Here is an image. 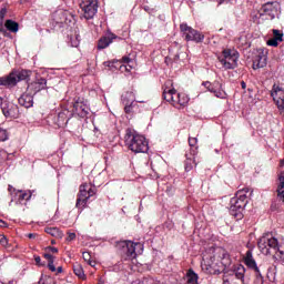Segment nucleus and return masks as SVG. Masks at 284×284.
<instances>
[{
    "instance_id": "680f3d73",
    "label": "nucleus",
    "mask_w": 284,
    "mask_h": 284,
    "mask_svg": "<svg viewBox=\"0 0 284 284\" xmlns=\"http://www.w3.org/2000/svg\"><path fill=\"white\" fill-rule=\"evenodd\" d=\"M57 274H61V272H63V267L59 266L58 268H55Z\"/></svg>"
},
{
    "instance_id": "c9c22d12",
    "label": "nucleus",
    "mask_w": 284,
    "mask_h": 284,
    "mask_svg": "<svg viewBox=\"0 0 284 284\" xmlns=\"http://www.w3.org/2000/svg\"><path fill=\"white\" fill-rule=\"evenodd\" d=\"M9 136L10 135L8 134V131L6 129L0 128V143L8 141Z\"/></svg>"
},
{
    "instance_id": "2eb2a0df",
    "label": "nucleus",
    "mask_w": 284,
    "mask_h": 284,
    "mask_svg": "<svg viewBox=\"0 0 284 284\" xmlns=\"http://www.w3.org/2000/svg\"><path fill=\"white\" fill-rule=\"evenodd\" d=\"M17 78L14 75V71H11L8 75L0 78V88H7L11 90V88H16Z\"/></svg>"
},
{
    "instance_id": "6e6d98bb",
    "label": "nucleus",
    "mask_w": 284,
    "mask_h": 284,
    "mask_svg": "<svg viewBox=\"0 0 284 284\" xmlns=\"http://www.w3.org/2000/svg\"><path fill=\"white\" fill-rule=\"evenodd\" d=\"M0 227H8V222L0 220Z\"/></svg>"
},
{
    "instance_id": "a211bd4d",
    "label": "nucleus",
    "mask_w": 284,
    "mask_h": 284,
    "mask_svg": "<svg viewBox=\"0 0 284 284\" xmlns=\"http://www.w3.org/2000/svg\"><path fill=\"white\" fill-rule=\"evenodd\" d=\"M13 74L16 77L17 83H19V81H26L28 83L30 81V78L32 77V70H13Z\"/></svg>"
},
{
    "instance_id": "c03bdc74",
    "label": "nucleus",
    "mask_w": 284,
    "mask_h": 284,
    "mask_svg": "<svg viewBox=\"0 0 284 284\" xmlns=\"http://www.w3.org/2000/svg\"><path fill=\"white\" fill-rule=\"evenodd\" d=\"M275 254L284 263V251L280 248Z\"/></svg>"
},
{
    "instance_id": "79ce46f5",
    "label": "nucleus",
    "mask_w": 284,
    "mask_h": 284,
    "mask_svg": "<svg viewBox=\"0 0 284 284\" xmlns=\"http://www.w3.org/2000/svg\"><path fill=\"white\" fill-rule=\"evenodd\" d=\"M45 252H48L49 254H50V252H51V254H57L59 252V248H57L54 246H48L45 248Z\"/></svg>"
},
{
    "instance_id": "6e6552de",
    "label": "nucleus",
    "mask_w": 284,
    "mask_h": 284,
    "mask_svg": "<svg viewBox=\"0 0 284 284\" xmlns=\"http://www.w3.org/2000/svg\"><path fill=\"white\" fill-rule=\"evenodd\" d=\"M180 31L182 32V36L184 37L185 41H193L194 43H203V40L205 39V36L202 32L187 26V23H181Z\"/></svg>"
},
{
    "instance_id": "4c0bfd02",
    "label": "nucleus",
    "mask_w": 284,
    "mask_h": 284,
    "mask_svg": "<svg viewBox=\"0 0 284 284\" xmlns=\"http://www.w3.org/2000/svg\"><path fill=\"white\" fill-rule=\"evenodd\" d=\"M7 14H8V6L2 4L0 9V21H4Z\"/></svg>"
},
{
    "instance_id": "49530a36",
    "label": "nucleus",
    "mask_w": 284,
    "mask_h": 284,
    "mask_svg": "<svg viewBox=\"0 0 284 284\" xmlns=\"http://www.w3.org/2000/svg\"><path fill=\"white\" fill-rule=\"evenodd\" d=\"M74 239H77V233L69 232L67 236V241H74Z\"/></svg>"
},
{
    "instance_id": "f704fd0d",
    "label": "nucleus",
    "mask_w": 284,
    "mask_h": 284,
    "mask_svg": "<svg viewBox=\"0 0 284 284\" xmlns=\"http://www.w3.org/2000/svg\"><path fill=\"white\" fill-rule=\"evenodd\" d=\"M272 32H273V39H275L280 42H283V32H281V30L273 29Z\"/></svg>"
},
{
    "instance_id": "4be33fe9",
    "label": "nucleus",
    "mask_w": 284,
    "mask_h": 284,
    "mask_svg": "<svg viewBox=\"0 0 284 284\" xmlns=\"http://www.w3.org/2000/svg\"><path fill=\"white\" fill-rule=\"evenodd\" d=\"M162 97L164 101H168L169 103H172V105H174V101L176 99V90L164 88Z\"/></svg>"
},
{
    "instance_id": "1a4fd4ad",
    "label": "nucleus",
    "mask_w": 284,
    "mask_h": 284,
    "mask_svg": "<svg viewBox=\"0 0 284 284\" xmlns=\"http://www.w3.org/2000/svg\"><path fill=\"white\" fill-rule=\"evenodd\" d=\"M80 10L82 11V17L90 21L94 19V14L99 12V2L97 0H79Z\"/></svg>"
},
{
    "instance_id": "e433bc0d",
    "label": "nucleus",
    "mask_w": 284,
    "mask_h": 284,
    "mask_svg": "<svg viewBox=\"0 0 284 284\" xmlns=\"http://www.w3.org/2000/svg\"><path fill=\"white\" fill-rule=\"evenodd\" d=\"M47 234H50L51 236H59V229L58 227H47L44 230Z\"/></svg>"
},
{
    "instance_id": "864d4df0",
    "label": "nucleus",
    "mask_w": 284,
    "mask_h": 284,
    "mask_svg": "<svg viewBox=\"0 0 284 284\" xmlns=\"http://www.w3.org/2000/svg\"><path fill=\"white\" fill-rule=\"evenodd\" d=\"M130 61H132V59H130V57L122 58V63H130Z\"/></svg>"
},
{
    "instance_id": "7ed1b4c3",
    "label": "nucleus",
    "mask_w": 284,
    "mask_h": 284,
    "mask_svg": "<svg viewBox=\"0 0 284 284\" xmlns=\"http://www.w3.org/2000/svg\"><path fill=\"white\" fill-rule=\"evenodd\" d=\"M230 214L234 216L236 221H241L243 219V210H245V205H247V195L243 193V191H239L234 197L230 201Z\"/></svg>"
},
{
    "instance_id": "a19ab883",
    "label": "nucleus",
    "mask_w": 284,
    "mask_h": 284,
    "mask_svg": "<svg viewBox=\"0 0 284 284\" xmlns=\"http://www.w3.org/2000/svg\"><path fill=\"white\" fill-rule=\"evenodd\" d=\"M114 63H116V61L112 60V61H105L103 62L104 68H109V70H112V68H114Z\"/></svg>"
},
{
    "instance_id": "412c9836",
    "label": "nucleus",
    "mask_w": 284,
    "mask_h": 284,
    "mask_svg": "<svg viewBox=\"0 0 284 284\" xmlns=\"http://www.w3.org/2000/svg\"><path fill=\"white\" fill-rule=\"evenodd\" d=\"M244 263L248 270H256L257 271V265H256V260H254V255L252 253V250L246 251L245 256H244Z\"/></svg>"
},
{
    "instance_id": "a18cd8bd",
    "label": "nucleus",
    "mask_w": 284,
    "mask_h": 284,
    "mask_svg": "<svg viewBox=\"0 0 284 284\" xmlns=\"http://www.w3.org/2000/svg\"><path fill=\"white\" fill-rule=\"evenodd\" d=\"M43 256H44V258L48 260V263L54 262V256H52V254H50L49 252L44 253Z\"/></svg>"
},
{
    "instance_id": "6ab92c4d",
    "label": "nucleus",
    "mask_w": 284,
    "mask_h": 284,
    "mask_svg": "<svg viewBox=\"0 0 284 284\" xmlns=\"http://www.w3.org/2000/svg\"><path fill=\"white\" fill-rule=\"evenodd\" d=\"M74 116L72 111L68 109H62L61 112L58 113V125H68L70 119Z\"/></svg>"
},
{
    "instance_id": "dca6fc26",
    "label": "nucleus",
    "mask_w": 284,
    "mask_h": 284,
    "mask_svg": "<svg viewBox=\"0 0 284 284\" xmlns=\"http://www.w3.org/2000/svg\"><path fill=\"white\" fill-rule=\"evenodd\" d=\"M18 103L22 108H32L34 105V95L27 91L20 95Z\"/></svg>"
},
{
    "instance_id": "bf43d9fd",
    "label": "nucleus",
    "mask_w": 284,
    "mask_h": 284,
    "mask_svg": "<svg viewBox=\"0 0 284 284\" xmlns=\"http://www.w3.org/2000/svg\"><path fill=\"white\" fill-rule=\"evenodd\" d=\"M28 239H37V234H34V233H29V234H28Z\"/></svg>"
},
{
    "instance_id": "393cba45",
    "label": "nucleus",
    "mask_w": 284,
    "mask_h": 284,
    "mask_svg": "<svg viewBox=\"0 0 284 284\" xmlns=\"http://www.w3.org/2000/svg\"><path fill=\"white\" fill-rule=\"evenodd\" d=\"M187 103H190V98L185 93H175L173 105L185 106Z\"/></svg>"
},
{
    "instance_id": "20e7f679",
    "label": "nucleus",
    "mask_w": 284,
    "mask_h": 284,
    "mask_svg": "<svg viewBox=\"0 0 284 284\" xmlns=\"http://www.w3.org/2000/svg\"><path fill=\"white\" fill-rule=\"evenodd\" d=\"M257 247L262 254H265L266 256L270 254H276L280 250L278 240L267 233L258 240Z\"/></svg>"
},
{
    "instance_id": "c756f323",
    "label": "nucleus",
    "mask_w": 284,
    "mask_h": 284,
    "mask_svg": "<svg viewBox=\"0 0 284 284\" xmlns=\"http://www.w3.org/2000/svg\"><path fill=\"white\" fill-rule=\"evenodd\" d=\"M202 85H204V88H206V90L209 92H212L215 97H221V91L216 90L214 88V84H212L210 81H206V82H202Z\"/></svg>"
},
{
    "instance_id": "f257e3e1",
    "label": "nucleus",
    "mask_w": 284,
    "mask_h": 284,
    "mask_svg": "<svg viewBox=\"0 0 284 284\" xmlns=\"http://www.w3.org/2000/svg\"><path fill=\"white\" fill-rule=\"evenodd\" d=\"M116 252L123 263L134 261L139 254L143 253V244L132 241H120L115 244ZM139 248L138 253L136 250Z\"/></svg>"
},
{
    "instance_id": "0e129e2a",
    "label": "nucleus",
    "mask_w": 284,
    "mask_h": 284,
    "mask_svg": "<svg viewBox=\"0 0 284 284\" xmlns=\"http://www.w3.org/2000/svg\"><path fill=\"white\" fill-rule=\"evenodd\" d=\"M169 85H170V81L169 82H166Z\"/></svg>"
},
{
    "instance_id": "0eeeda50",
    "label": "nucleus",
    "mask_w": 284,
    "mask_h": 284,
    "mask_svg": "<svg viewBox=\"0 0 284 284\" xmlns=\"http://www.w3.org/2000/svg\"><path fill=\"white\" fill-rule=\"evenodd\" d=\"M281 14V3L273 1L264 3L260 9V17L274 21Z\"/></svg>"
},
{
    "instance_id": "37998d69",
    "label": "nucleus",
    "mask_w": 284,
    "mask_h": 284,
    "mask_svg": "<svg viewBox=\"0 0 284 284\" xmlns=\"http://www.w3.org/2000/svg\"><path fill=\"white\" fill-rule=\"evenodd\" d=\"M0 244H2L3 247L8 245V237H6V235H0Z\"/></svg>"
},
{
    "instance_id": "7c9ffc66",
    "label": "nucleus",
    "mask_w": 284,
    "mask_h": 284,
    "mask_svg": "<svg viewBox=\"0 0 284 284\" xmlns=\"http://www.w3.org/2000/svg\"><path fill=\"white\" fill-rule=\"evenodd\" d=\"M16 194H18V201L21 203V201H30L32 199V193L29 192H23V191H18Z\"/></svg>"
},
{
    "instance_id": "9b49d317",
    "label": "nucleus",
    "mask_w": 284,
    "mask_h": 284,
    "mask_svg": "<svg viewBox=\"0 0 284 284\" xmlns=\"http://www.w3.org/2000/svg\"><path fill=\"white\" fill-rule=\"evenodd\" d=\"M2 114L6 119H19V105L14 104V102L6 101L2 104Z\"/></svg>"
},
{
    "instance_id": "3c124183",
    "label": "nucleus",
    "mask_w": 284,
    "mask_h": 284,
    "mask_svg": "<svg viewBox=\"0 0 284 284\" xmlns=\"http://www.w3.org/2000/svg\"><path fill=\"white\" fill-rule=\"evenodd\" d=\"M217 6H223V3H230L232 0H215Z\"/></svg>"
},
{
    "instance_id": "e2e57ef3",
    "label": "nucleus",
    "mask_w": 284,
    "mask_h": 284,
    "mask_svg": "<svg viewBox=\"0 0 284 284\" xmlns=\"http://www.w3.org/2000/svg\"><path fill=\"white\" fill-rule=\"evenodd\" d=\"M179 59H180V55L175 54L174 58H173V61H179Z\"/></svg>"
},
{
    "instance_id": "ea45409f",
    "label": "nucleus",
    "mask_w": 284,
    "mask_h": 284,
    "mask_svg": "<svg viewBox=\"0 0 284 284\" xmlns=\"http://www.w3.org/2000/svg\"><path fill=\"white\" fill-rule=\"evenodd\" d=\"M267 45H271L272 48H278V40L272 38L267 40Z\"/></svg>"
},
{
    "instance_id": "de8ad7c7",
    "label": "nucleus",
    "mask_w": 284,
    "mask_h": 284,
    "mask_svg": "<svg viewBox=\"0 0 284 284\" xmlns=\"http://www.w3.org/2000/svg\"><path fill=\"white\" fill-rule=\"evenodd\" d=\"M48 267H49L50 272H57V266H54V262H49Z\"/></svg>"
},
{
    "instance_id": "bb28decb",
    "label": "nucleus",
    "mask_w": 284,
    "mask_h": 284,
    "mask_svg": "<svg viewBox=\"0 0 284 284\" xmlns=\"http://www.w3.org/2000/svg\"><path fill=\"white\" fill-rule=\"evenodd\" d=\"M4 28L9 30V32H13V33L19 32V23L11 19L6 20Z\"/></svg>"
},
{
    "instance_id": "f8f14e48",
    "label": "nucleus",
    "mask_w": 284,
    "mask_h": 284,
    "mask_svg": "<svg viewBox=\"0 0 284 284\" xmlns=\"http://www.w3.org/2000/svg\"><path fill=\"white\" fill-rule=\"evenodd\" d=\"M202 270L206 274H211V275L221 274L222 270H221V266H219V261H216V255L211 256L210 261L202 264Z\"/></svg>"
},
{
    "instance_id": "5fc2aeb1",
    "label": "nucleus",
    "mask_w": 284,
    "mask_h": 284,
    "mask_svg": "<svg viewBox=\"0 0 284 284\" xmlns=\"http://www.w3.org/2000/svg\"><path fill=\"white\" fill-rule=\"evenodd\" d=\"M8 192H10V194H12V192H17V189H13V186L9 184Z\"/></svg>"
},
{
    "instance_id": "c85d7f7f",
    "label": "nucleus",
    "mask_w": 284,
    "mask_h": 284,
    "mask_svg": "<svg viewBox=\"0 0 284 284\" xmlns=\"http://www.w3.org/2000/svg\"><path fill=\"white\" fill-rule=\"evenodd\" d=\"M194 165H196V160H194V158H190V155L186 154V160L184 162L185 172H192Z\"/></svg>"
},
{
    "instance_id": "4d7b16f0",
    "label": "nucleus",
    "mask_w": 284,
    "mask_h": 284,
    "mask_svg": "<svg viewBox=\"0 0 284 284\" xmlns=\"http://www.w3.org/2000/svg\"><path fill=\"white\" fill-rule=\"evenodd\" d=\"M34 261H36L37 265H41V257L40 256H36Z\"/></svg>"
},
{
    "instance_id": "cd10ccee",
    "label": "nucleus",
    "mask_w": 284,
    "mask_h": 284,
    "mask_svg": "<svg viewBox=\"0 0 284 284\" xmlns=\"http://www.w3.org/2000/svg\"><path fill=\"white\" fill-rule=\"evenodd\" d=\"M73 273L75 274V276H78V278H80V281H85V272L83 271V266H81V264H73Z\"/></svg>"
},
{
    "instance_id": "58836bf2",
    "label": "nucleus",
    "mask_w": 284,
    "mask_h": 284,
    "mask_svg": "<svg viewBox=\"0 0 284 284\" xmlns=\"http://www.w3.org/2000/svg\"><path fill=\"white\" fill-rule=\"evenodd\" d=\"M94 194H97V187L92 186L91 184H88V195H89V199L91 196H94Z\"/></svg>"
},
{
    "instance_id": "603ef678",
    "label": "nucleus",
    "mask_w": 284,
    "mask_h": 284,
    "mask_svg": "<svg viewBox=\"0 0 284 284\" xmlns=\"http://www.w3.org/2000/svg\"><path fill=\"white\" fill-rule=\"evenodd\" d=\"M264 277H255V284H263Z\"/></svg>"
},
{
    "instance_id": "4468645a",
    "label": "nucleus",
    "mask_w": 284,
    "mask_h": 284,
    "mask_svg": "<svg viewBox=\"0 0 284 284\" xmlns=\"http://www.w3.org/2000/svg\"><path fill=\"white\" fill-rule=\"evenodd\" d=\"M45 88H48V80L40 78L37 81L28 83L27 92L34 97V94H38L41 90H45Z\"/></svg>"
},
{
    "instance_id": "052dcab7",
    "label": "nucleus",
    "mask_w": 284,
    "mask_h": 284,
    "mask_svg": "<svg viewBox=\"0 0 284 284\" xmlns=\"http://www.w3.org/2000/svg\"><path fill=\"white\" fill-rule=\"evenodd\" d=\"M241 88H242V90H245V88H247V84L245 83V81L241 82Z\"/></svg>"
},
{
    "instance_id": "39448f33",
    "label": "nucleus",
    "mask_w": 284,
    "mask_h": 284,
    "mask_svg": "<svg viewBox=\"0 0 284 284\" xmlns=\"http://www.w3.org/2000/svg\"><path fill=\"white\" fill-rule=\"evenodd\" d=\"M217 60L224 70H235L239 68V52L232 51L231 49H224Z\"/></svg>"
},
{
    "instance_id": "72a5a7b5",
    "label": "nucleus",
    "mask_w": 284,
    "mask_h": 284,
    "mask_svg": "<svg viewBox=\"0 0 284 284\" xmlns=\"http://www.w3.org/2000/svg\"><path fill=\"white\" fill-rule=\"evenodd\" d=\"M90 197H79L77 199L75 207H85L88 205Z\"/></svg>"
},
{
    "instance_id": "b1692460",
    "label": "nucleus",
    "mask_w": 284,
    "mask_h": 284,
    "mask_svg": "<svg viewBox=\"0 0 284 284\" xmlns=\"http://www.w3.org/2000/svg\"><path fill=\"white\" fill-rule=\"evenodd\" d=\"M190 156L199 154V139L189 136Z\"/></svg>"
},
{
    "instance_id": "aec40b11",
    "label": "nucleus",
    "mask_w": 284,
    "mask_h": 284,
    "mask_svg": "<svg viewBox=\"0 0 284 284\" xmlns=\"http://www.w3.org/2000/svg\"><path fill=\"white\" fill-rule=\"evenodd\" d=\"M114 39H119V36L109 33L108 36L102 37L98 42V50H105V48H108V45H110Z\"/></svg>"
},
{
    "instance_id": "5701e85b",
    "label": "nucleus",
    "mask_w": 284,
    "mask_h": 284,
    "mask_svg": "<svg viewBox=\"0 0 284 284\" xmlns=\"http://www.w3.org/2000/svg\"><path fill=\"white\" fill-rule=\"evenodd\" d=\"M278 185L276 189V196H277V201H281L282 203H284V173H282L278 178Z\"/></svg>"
},
{
    "instance_id": "f3484780",
    "label": "nucleus",
    "mask_w": 284,
    "mask_h": 284,
    "mask_svg": "<svg viewBox=\"0 0 284 284\" xmlns=\"http://www.w3.org/2000/svg\"><path fill=\"white\" fill-rule=\"evenodd\" d=\"M122 103L124 105L125 114H132V109L134 105V95L132 92H126L122 95Z\"/></svg>"
},
{
    "instance_id": "09e8293b",
    "label": "nucleus",
    "mask_w": 284,
    "mask_h": 284,
    "mask_svg": "<svg viewBox=\"0 0 284 284\" xmlns=\"http://www.w3.org/2000/svg\"><path fill=\"white\" fill-rule=\"evenodd\" d=\"M0 32L2 34H7L8 33V31L6 30V27H3V20H0Z\"/></svg>"
},
{
    "instance_id": "f03ea898",
    "label": "nucleus",
    "mask_w": 284,
    "mask_h": 284,
    "mask_svg": "<svg viewBox=\"0 0 284 284\" xmlns=\"http://www.w3.org/2000/svg\"><path fill=\"white\" fill-rule=\"evenodd\" d=\"M124 139L129 150L135 154H145V152L150 150L148 140L143 135L134 134L129 131L126 132Z\"/></svg>"
},
{
    "instance_id": "8fccbe9b",
    "label": "nucleus",
    "mask_w": 284,
    "mask_h": 284,
    "mask_svg": "<svg viewBox=\"0 0 284 284\" xmlns=\"http://www.w3.org/2000/svg\"><path fill=\"white\" fill-rule=\"evenodd\" d=\"M253 272H255V278H264L263 274H261V268L257 267V271L253 270Z\"/></svg>"
},
{
    "instance_id": "473e14b6",
    "label": "nucleus",
    "mask_w": 284,
    "mask_h": 284,
    "mask_svg": "<svg viewBox=\"0 0 284 284\" xmlns=\"http://www.w3.org/2000/svg\"><path fill=\"white\" fill-rule=\"evenodd\" d=\"M82 258H83V261H85V263H88V265H90L91 267H94V265H97V262L92 261V255L90 254V252H83V253H82Z\"/></svg>"
},
{
    "instance_id": "13d9d810",
    "label": "nucleus",
    "mask_w": 284,
    "mask_h": 284,
    "mask_svg": "<svg viewBox=\"0 0 284 284\" xmlns=\"http://www.w3.org/2000/svg\"><path fill=\"white\" fill-rule=\"evenodd\" d=\"M8 100H4L2 98H0V108H3V104L7 102Z\"/></svg>"
},
{
    "instance_id": "a878e982",
    "label": "nucleus",
    "mask_w": 284,
    "mask_h": 284,
    "mask_svg": "<svg viewBox=\"0 0 284 284\" xmlns=\"http://www.w3.org/2000/svg\"><path fill=\"white\" fill-rule=\"evenodd\" d=\"M186 284H200L199 274L193 268H189L186 272Z\"/></svg>"
},
{
    "instance_id": "2f4dec72",
    "label": "nucleus",
    "mask_w": 284,
    "mask_h": 284,
    "mask_svg": "<svg viewBox=\"0 0 284 284\" xmlns=\"http://www.w3.org/2000/svg\"><path fill=\"white\" fill-rule=\"evenodd\" d=\"M78 196L82 199H90V195H88V183L80 185Z\"/></svg>"
},
{
    "instance_id": "9d476101",
    "label": "nucleus",
    "mask_w": 284,
    "mask_h": 284,
    "mask_svg": "<svg viewBox=\"0 0 284 284\" xmlns=\"http://www.w3.org/2000/svg\"><path fill=\"white\" fill-rule=\"evenodd\" d=\"M72 114H77L80 119H85L90 114V105L88 100L81 97H75L72 102Z\"/></svg>"
},
{
    "instance_id": "ddd939ff",
    "label": "nucleus",
    "mask_w": 284,
    "mask_h": 284,
    "mask_svg": "<svg viewBox=\"0 0 284 284\" xmlns=\"http://www.w3.org/2000/svg\"><path fill=\"white\" fill-rule=\"evenodd\" d=\"M267 65V53L263 49H258L253 57V70H258Z\"/></svg>"
},
{
    "instance_id": "423d86ee",
    "label": "nucleus",
    "mask_w": 284,
    "mask_h": 284,
    "mask_svg": "<svg viewBox=\"0 0 284 284\" xmlns=\"http://www.w3.org/2000/svg\"><path fill=\"white\" fill-rule=\"evenodd\" d=\"M223 284H245V266L240 264L235 270L226 271Z\"/></svg>"
}]
</instances>
